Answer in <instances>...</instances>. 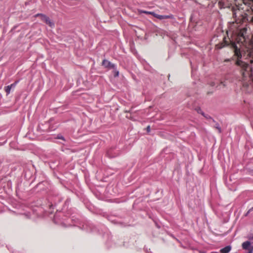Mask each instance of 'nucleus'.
Wrapping results in <instances>:
<instances>
[{"label":"nucleus","mask_w":253,"mask_h":253,"mask_svg":"<svg viewBox=\"0 0 253 253\" xmlns=\"http://www.w3.org/2000/svg\"><path fill=\"white\" fill-rule=\"evenodd\" d=\"M197 112L199 114H200L202 115V113H203L204 112L202 110V109L200 108H197L196 109Z\"/></svg>","instance_id":"obj_20"},{"label":"nucleus","mask_w":253,"mask_h":253,"mask_svg":"<svg viewBox=\"0 0 253 253\" xmlns=\"http://www.w3.org/2000/svg\"><path fill=\"white\" fill-rule=\"evenodd\" d=\"M216 84L214 82H211L210 83V85L211 86H214Z\"/></svg>","instance_id":"obj_21"},{"label":"nucleus","mask_w":253,"mask_h":253,"mask_svg":"<svg viewBox=\"0 0 253 253\" xmlns=\"http://www.w3.org/2000/svg\"><path fill=\"white\" fill-rule=\"evenodd\" d=\"M114 70L113 73H114V76L115 77H118L119 75V71L117 70V67H115V69H113Z\"/></svg>","instance_id":"obj_14"},{"label":"nucleus","mask_w":253,"mask_h":253,"mask_svg":"<svg viewBox=\"0 0 253 253\" xmlns=\"http://www.w3.org/2000/svg\"><path fill=\"white\" fill-rule=\"evenodd\" d=\"M253 253V247H252L250 251L248 252V253Z\"/></svg>","instance_id":"obj_25"},{"label":"nucleus","mask_w":253,"mask_h":253,"mask_svg":"<svg viewBox=\"0 0 253 253\" xmlns=\"http://www.w3.org/2000/svg\"><path fill=\"white\" fill-rule=\"evenodd\" d=\"M231 47L234 53L235 64L239 67L244 79L249 78L253 81V57L251 53L248 52L247 55L243 54L240 47L235 43H232Z\"/></svg>","instance_id":"obj_1"},{"label":"nucleus","mask_w":253,"mask_h":253,"mask_svg":"<svg viewBox=\"0 0 253 253\" xmlns=\"http://www.w3.org/2000/svg\"><path fill=\"white\" fill-rule=\"evenodd\" d=\"M228 44V41L226 40V38H224L222 42L216 45V47L218 49H221Z\"/></svg>","instance_id":"obj_9"},{"label":"nucleus","mask_w":253,"mask_h":253,"mask_svg":"<svg viewBox=\"0 0 253 253\" xmlns=\"http://www.w3.org/2000/svg\"><path fill=\"white\" fill-rule=\"evenodd\" d=\"M56 139H62L64 141H65V138L60 134H59L57 135L56 137Z\"/></svg>","instance_id":"obj_16"},{"label":"nucleus","mask_w":253,"mask_h":253,"mask_svg":"<svg viewBox=\"0 0 253 253\" xmlns=\"http://www.w3.org/2000/svg\"><path fill=\"white\" fill-rule=\"evenodd\" d=\"M243 3L250 7L247 10V13H246L248 17V20H249L253 23V0H243Z\"/></svg>","instance_id":"obj_3"},{"label":"nucleus","mask_w":253,"mask_h":253,"mask_svg":"<svg viewBox=\"0 0 253 253\" xmlns=\"http://www.w3.org/2000/svg\"><path fill=\"white\" fill-rule=\"evenodd\" d=\"M102 65L105 68L108 69H115L116 66L115 64L112 63L111 62L106 59H104L103 60Z\"/></svg>","instance_id":"obj_8"},{"label":"nucleus","mask_w":253,"mask_h":253,"mask_svg":"<svg viewBox=\"0 0 253 253\" xmlns=\"http://www.w3.org/2000/svg\"><path fill=\"white\" fill-rule=\"evenodd\" d=\"M83 227L87 231L95 232L97 231L96 226L92 223H88L84 225H83Z\"/></svg>","instance_id":"obj_7"},{"label":"nucleus","mask_w":253,"mask_h":253,"mask_svg":"<svg viewBox=\"0 0 253 253\" xmlns=\"http://www.w3.org/2000/svg\"><path fill=\"white\" fill-rule=\"evenodd\" d=\"M4 89L6 93V95H7L10 93L11 88L9 85H7L4 87Z\"/></svg>","instance_id":"obj_13"},{"label":"nucleus","mask_w":253,"mask_h":253,"mask_svg":"<svg viewBox=\"0 0 253 253\" xmlns=\"http://www.w3.org/2000/svg\"><path fill=\"white\" fill-rule=\"evenodd\" d=\"M42 185H43V182H41V183H39L38 185H37V187H41Z\"/></svg>","instance_id":"obj_24"},{"label":"nucleus","mask_w":253,"mask_h":253,"mask_svg":"<svg viewBox=\"0 0 253 253\" xmlns=\"http://www.w3.org/2000/svg\"><path fill=\"white\" fill-rule=\"evenodd\" d=\"M205 118H206L207 119H211L212 121L213 122H215V121L213 119H212L210 116H209V115L207 114L205 117Z\"/></svg>","instance_id":"obj_19"},{"label":"nucleus","mask_w":253,"mask_h":253,"mask_svg":"<svg viewBox=\"0 0 253 253\" xmlns=\"http://www.w3.org/2000/svg\"><path fill=\"white\" fill-rule=\"evenodd\" d=\"M250 210L251 211H253V207L252 208H251Z\"/></svg>","instance_id":"obj_27"},{"label":"nucleus","mask_w":253,"mask_h":253,"mask_svg":"<svg viewBox=\"0 0 253 253\" xmlns=\"http://www.w3.org/2000/svg\"><path fill=\"white\" fill-rule=\"evenodd\" d=\"M107 155L110 158H113V157H115V155H112V154H111V150H108L107 151Z\"/></svg>","instance_id":"obj_18"},{"label":"nucleus","mask_w":253,"mask_h":253,"mask_svg":"<svg viewBox=\"0 0 253 253\" xmlns=\"http://www.w3.org/2000/svg\"><path fill=\"white\" fill-rule=\"evenodd\" d=\"M231 250L230 246H227L221 249L220 251L221 253H228Z\"/></svg>","instance_id":"obj_11"},{"label":"nucleus","mask_w":253,"mask_h":253,"mask_svg":"<svg viewBox=\"0 0 253 253\" xmlns=\"http://www.w3.org/2000/svg\"><path fill=\"white\" fill-rule=\"evenodd\" d=\"M251 245V242L250 241H247L243 243V244L242 245V247L244 250H248L249 251H250V250H251V249L253 247Z\"/></svg>","instance_id":"obj_10"},{"label":"nucleus","mask_w":253,"mask_h":253,"mask_svg":"<svg viewBox=\"0 0 253 253\" xmlns=\"http://www.w3.org/2000/svg\"><path fill=\"white\" fill-rule=\"evenodd\" d=\"M36 17H40L41 19L46 24L48 25L50 27L54 26V23L52 22L50 18L46 15L42 13H38L35 16Z\"/></svg>","instance_id":"obj_4"},{"label":"nucleus","mask_w":253,"mask_h":253,"mask_svg":"<svg viewBox=\"0 0 253 253\" xmlns=\"http://www.w3.org/2000/svg\"><path fill=\"white\" fill-rule=\"evenodd\" d=\"M62 200H63L62 197L58 194H57L55 196H53L51 197H50V204L49 205L50 208H51L53 206H55L57 204L61 202L62 201Z\"/></svg>","instance_id":"obj_6"},{"label":"nucleus","mask_w":253,"mask_h":253,"mask_svg":"<svg viewBox=\"0 0 253 253\" xmlns=\"http://www.w3.org/2000/svg\"><path fill=\"white\" fill-rule=\"evenodd\" d=\"M251 211H250V210H249L245 214V216H247L250 213H251Z\"/></svg>","instance_id":"obj_23"},{"label":"nucleus","mask_w":253,"mask_h":253,"mask_svg":"<svg viewBox=\"0 0 253 253\" xmlns=\"http://www.w3.org/2000/svg\"><path fill=\"white\" fill-rule=\"evenodd\" d=\"M206 115L207 114H206L204 112L202 113V115L204 117H205Z\"/></svg>","instance_id":"obj_26"},{"label":"nucleus","mask_w":253,"mask_h":253,"mask_svg":"<svg viewBox=\"0 0 253 253\" xmlns=\"http://www.w3.org/2000/svg\"><path fill=\"white\" fill-rule=\"evenodd\" d=\"M19 83V80H17V81H16L14 83L11 84L10 85H9V86L11 88H14L16 84Z\"/></svg>","instance_id":"obj_15"},{"label":"nucleus","mask_w":253,"mask_h":253,"mask_svg":"<svg viewBox=\"0 0 253 253\" xmlns=\"http://www.w3.org/2000/svg\"><path fill=\"white\" fill-rule=\"evenodd\" d=\"M214 123H215V125L214 126V127H215V128H216L218 130L219 133H221V128L219 124L218 123H216L215 122Z\"/></svg>","instance_id":"obj_12"},{"label":"nucleus","mask_w":253,"mask_h":253,"mask_svg":"<svg viewBox=\"0 0 253 253\" xmlns=\"http://www.w3.org/2000/svg\"><path fill=\"white\" fill-rule=\"evenodd\" d=\"M142 12L144 13L151 14L154 17H155L158 19H160V20L173 18V15L171 14L169 15H162L158 14L154 12H148V11H143Z\"/></svg>","instance_id":"obj_5"},{"label":"nucleus","mask_w":253,"mask_h":253,"mask_svg":"<svg viewBox=\"0 0 253 253\" xmlns=\"http://www.w3.org/2000/svg\"><path fill=\"white\" fill-rule=\"evenodd\" d=\"M70 201L67 200L65 202L63 208L61 211H59L56 212L54 216L53 221L56 224H62L65 227L72 225L70 223V221H74L76 222L75 219L74 218V216L68 217V216H71L72 213L71 210H68V205L69 204Z\"/></svg>","instance_id":"obj_2"},{"label":"nucleus","mask_w":253,"mask_h":253,"mask_svg":"<svg viewBox=\"0 0 253 253\" xmlns=\"http://www.w3.org/2000/svg\"><path fill=\"white\" fill-rule=\"evenodd\" d=\"M248 238L249 240L252 241V243L253 244V233L252 234H250Z\"/></svg>","instance_id":"obj_17"},{"label":"nucleus","mask_w":253,"mask_h":253,"mask_svg":"<svg viewBox=\"0 0 253 253\" xmlns=\"http://www.w3.org/2000/svg\"><path fill=\"white\" fill-rule=\"evenodd\" d=\"M220 84H223V83H222V82H221L220 83Z\"/></svg>","instance_id":"obj_28"},{"label":"nucleus","mask_w":253,"mask_h":253,"mask_svg":"<svg viewBox=\"0 0 253 253\" xmlns=\"http://www.w3.org/2000/svg\"><path fill=\"white\" fill-rule=\"evenodd\" d=\"M150 130H151V129H150V126H147V127H146V131H147V132L148 133L150 132Z\"/></svg>","instance_id":"obj_22"}]
</instances>
